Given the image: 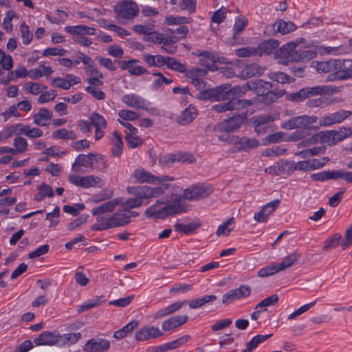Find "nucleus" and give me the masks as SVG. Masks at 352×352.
I'll return each mask as SVG.
<instances>
[{
  "label": "nucleus",
  "mask_w": 352,
  "mask_h": 352,
  "mask_svg": "<svg viewBox=\"0 0 352 352\" xmlns=\"http://www.w3.org/2000/svg\"><path fill=\"white\" fill-rule=\"evenodd\" d=\"M126 190L133 197L127 198L121 204L124 211H129L147 204L152 199L161 196L163 192L162 188H151L146 185L128 186Z\"/></svg>",
  "instance_id": "obj_1"
},
{
  "label": "nucleus",
  "mask_w": 352,
  "mask_h": 352,
  "mask_svg": "<svg viewBox=\"0 0 352 352\" xmlns=\"http://www.w3.org/2000/svg\"><path fill=\"white\" fill-rule=\"evenodd\" d=\"M317 52L313 46L305 45L301 41L290 42L280 48V56L287 62H300L315 58Z\"/></svg>",
  "instance_id": "obj_2"
},
{
  "label": "nucleus",
  "mask_w": 352,
  "mask_h": 352,
  "mask_svg": "<svg viewBox=\"0 0 352 352\" xmlns=\"http://www.w3.org/2000/svg\"><path fill=\"white\" fill-rule=\"evenodd\" d=\"M317 120L316 116H296L282 123L281 127L287 130L300 129L295 131L291 136L292 140L298 141L310 135L312 131H316L319 128V126H311Z\"/></svg>",
  "instance_id": "obj_3"
},
{
  "label": "nucleus",
  "mask_w": 352,
  "mask_h": 352,
  "mask_svg": "<svg viewBox=\"0 0 352 352\" xmlns=\"http://www.w3.org/2000/svg\"><path fill=\"white\" fill-rule=\"evenodd\" d=\"M181 196H177L175 199L176 202L162 206L165 202L162 200H157L154 204L149 206L144 212L145 216L148 218L164 219L170 215L179 214L185 211L184 207L179 204L182 200Z\"/></svg>",
  "instance_id": "obj_4"
},
{
  "label": "nucleus",
  "mask_w": 352,
  "mask_h": 352,
  "mask_svg": "<svg viewBox=\"0 0 352 352\" xmlns=\"http://www.w3.org/2000/svg\"><path fill=\"white\" fill-rule=\"evenodd\" d=\"M96 216V222L91 226V230L102 231L113 228L124 226L130 223V220H129L126 213L99 214Z\"/></svg>",
  "instance_id": "obj_5"
},
{
  "label": "nucleus",
  "mask_w": 352,
  "mask_h": 352,
  "mask_svg": "<svg viewBox=\"0 0 352 352\" xmlns=\"http://www.w3.org/2000/svg\"><path fill=\"white\" fill-rule=\"evenodd\" d=\"M113 10L117 14L126 20L134 19L140 12L138 5L133 0H120Z\"/></svg>",
  "instance_id": "obj_6"
},
{
  "label": "nucleus",
  "mask_w": 352,
  "mask_h": 352,
  "mask_svg": "<svg viewBox=\"0 0 352 352\" xmlns=\"http://www.w3.org/2000/svg\"><path fill=\"white\" fill-rule=\"evenodd\" d=\"M65 30L68 33L74 36L75 41L86 47L89 46L91 44V41L84 36V35L96 34V29L84 25L67 26Z\"/></svg>",
  "instance_id": "obj_7"
},
{
  "label": "nucleus",
  "mask_w": 352,
  "mask_h": 352,
  "mask_svg": "<svg viewBox=\"0 0 352 352\" xmlns=\"http://www.w3.org/2000/svg\"><path fill=\"white\" fill-rule=\"evenodd\" d=\"M254 104L252 100L231 98L226 102L212 105L211 109L216 113H222L228 111H239Z\"/></svg>",
  "instance_id": "obj_8"
},
{
  "label": "nucleus",
  "mask_w": 352,
  "mask_h": 352,
  "mask_svg": "<svg viewBox=\"0 0 352 352\" xmlns=\"http://www.w3.org/2000/svg\"><path fill=\"white\" fill-rule=\"evenodd\" d=\"M68 181L73 185L84 188L102 187V181L100 177L94 175L78 176L74 174L68 175Z\"/></svg>",
  "instance_id": "obj_9"
},
{
  "label": "nucleus",
  "mask_w": 352,
  "mask_h": 352,
  "mask_svg": "<svg viewBox=\"0 0 352 352\" xmlns=\"http://www.w3.org/2000/svg\"><path fill=\"white\" fill-rule=\"evenodd\" d=\"M212 192V188L202 184H197L186 188L182 197L188 201H195L208 197Z\"/></svg>",
  "instance_id": "obj_10"
},
{
  "label": "nucleus",
  "mask_w": 352,
  "mask_h": 352,
  "mask_svg": "<svg viewBox=\"0 0 352 352\" xmlns=\"http://www.w3.org/2000/svg\"><path fill=\"white\" fill-rule=\"evenodd\" d=\"M276 120V116L271 114H263L254 116L250 119V122L254 127L256 133L259 135L268 132L269 124L272 123Z\"/></svg>",
  "instance_id": "obj_11"
},
{
  "label": "nucleus",
  "mask_w": 352,
  "mask_h": 352,
  "mask_svg": "<svg viewBox=\"0 0 352 352\" xmlns=\"http://www.w3.org/2000/svg\"><path fill=\"white\" fill-rule=\"evenodd\" d=\"M351 115L352 111L341 109L337 112H334L320 118L319 120V126H330L335 124L341 123Z\"/></svg>",
  "instance_id": "obj_12"
},
{
  "label": "nucleus",
  "mask_w": 352,
  "mask_h": 352,
  "mask_svg": "<svg viewBox=\"0 0 352 352\" xmlns=\"http://www.w3.org/2000/svg\"><path fill=\"white\" fill-rule=\"evenodd\" d=\"M243 123V118L240 116H233L217 123L214 130L217 132H234L238 130Z\"/></svg>",
  "instance_id": "obj_13"
},
{
  "label": "nucleus",
  "mask_w": 352,
  "mask_h": 352,
  "mask_svg": "<svg viewBox=\"0 0 352 352\" xmlns=\"http://www.w3.org/2000/svg\"><path fill=\"white\" fill-rule=\"evenodd\" d=\"M224 85H220L215 88L208 89L200 91L196 95V98L200 100L223 101L226 100Z\"/></svg>",
  "instance_id": "obj_14"
},
{
  "label": "nucleus",
  "mask_w": 352,
  "mask_h": 352,
  "mask_svg": "<svg viewBox=\"0 0 352 352\" xmlns=\"http://www.w3.org/2000/svg\"><path fill=\"white\" fill-rule=\"evenodd\" d=\"M250 294L251 287L248 285H243L239 288L231 289L225 294L222 298V302L225 305H229L234 300L248 297Z\"/></svg>",
  "instance_id": "obj_15"
},
{
  "label": "nucleus",
  "mask_w": 352,
  "mask_h": 352,
  "mask_svg": "<svg viewBox=\"0 0 352 352\" xmlns=\"http://www.w3.org/2000/svg\"><path fill=\"white\" fill-rule=\"evenodd\" d=\"M111 347L110 342L102 338H93L83 346L84 352H107Z\"/></svg>",
  "instance_id": "obj_16"
},
{
  "label": "nucleus",
  "mask_w": 352,
  "mask_h": 352,
  "mask_svg": "<svg viewBox=\"0 0 352 352\" xmlns=\"http://www.w3.org/2000/svg\"><path fill=\"white\" fill-rule=\"evenodd\" d=\"M164 335V333L154 326H144L135 332V339L137 341H146L151 339H155Z\"/></svg>",
  "instance_id": "obj_17"
},
{
  "label": "nucleus",
  "mask_w": 352,
  "mask_h": 352,
  "mask_svg": "<svg viewBox=\"0 0 352 352\" xmlns=\"http://www.w3.org/2000/svg\"><path fill=\"white\" fill-rule=\"evenodd\" d=\"M62 339L61 335L54 331H45L42 332L38 337L34 340V343L36 346L48 345L53 346L56 344Z\"/></svg>",
  "instance_id": "obj_18"
},
{
  "label": "nucleus",
  "mask_w": 352,
  "mask_h": 352,
  "mask_svg": "<svg viewBox=\"0 0 352 352\" xmlns=\"http://www.w3.org/2000/svg\"><path fill=\"white\" fill-rule=\"evenodd\" d=\"M233 13L226 8H221L216 11L212 17V22H223L224 20L232 21L233 19L235 22H248V19L244 15H238L233 17Z\"/></svg>",
  "instance_id": "obj_19"
},
{
  "label": "nucleus",
  "mask_w": 352,
  "mask_h": 352,
  "mask_svg": "<svg viewBox=\"0 0 352 352\" xmlns=\"http://www.w3.org/2000/svg\"><path fill=\"white\" fill-rule=\"evenodd\" d=\"M223 85V92H225L226 100H231V98L239 99L238 98L244 96L249 90H250L249 82H246L243 85L234 86V87H230V85Z\"/></svg>",
  "instance_id": "obj_20"
},
{
  "label": "nucleus",
  "mask_w": 352,
  "mask_h": 352,
  "mask_svg": "<svg viewBox=\"0 0 352 352\" xmlns=\"http://www.w3.org/2000/svg\"><path fill=\"white\" fill-rule=\"evenodd\" d=\"M95 154L89 153L88 155H78L72 166V169L74 172H80L82 167L90 168L93 169L94 160H95Z\"/></svg>",
  "instance_id": "obj_21"
},
{
  "label": "nucleus",
  "mask_w": 352,
  "mask_h": 352,
  "mask_svg": "<svg viewBox=\"0 0 352 352\" xmlns=\"http://www.w3.org/2000/svg\"><path fill=\"white\" fill-rule=\"evenodd\" d=\"M296 29L295 23H269L265 30V32L269 35H273L277 32L286 34Z\"/></svg>",
  "instance_id": "obj_22"
},
{
  "label": "nucleus",
  "mask_w": 352,
  "mask_h": 352,
  "mask_svg": "<svg viewBox=\"0 0 352 352\" xmlns=\"http://www.w3.org/2000/svg\"><path fill=\"white\" fill-rule=\"evenodd\" d=\"M122 101L128 107L137 109H146V100L135 94H126L122 96Z\"/></svg>",
  "instance_id": "obj_23"
},
{
  "label": "nucleus",
  "mask_w": 352,
  "mask_h": 352,
  "mask_svg": "<svg viewBox=\"0 0 352 352\" xmlns=\"http://www.w3.org/2000/svg\"><path fill=\"white\" fill-rule=\"evenodd\" d=\"M265 69L264 67L257 63H250L246 65L237 76L242 79H246L256 75L262 74Z\"/></svg>",
  "instance_id": "obj_24"
},
{
  "label": "nucleus",
  "mask_w": 352,
  "mask_h": 352,
  "mask_svg": "<svg viewBox=\"0 0 352 352\" xmlns=\"http://www.w3.org/2000/svg\"><path fill=\"white\" fill-rule=\"evenodd\" d=\"M132 177L139 184H155V175L142 168L134 170Z\"/></svg>",
  "instance_id": "obj_25"
},
{
  "label": "nucleus",
  "mask_w": 352,
  "mask_h": 352,
  "mask_svg": "<svg viewBox=\"0 0 352 352\" xmlns=\"http://www.w3.org/2000/svg\"><path fill=\"white\" fill-rule=\"evenodd\" d=\"M188 319L186 315L173 316L162 322V328L164 331H170L185 324Z\"/></svg>",
  "instance_id": "obj_26"
},
{
  "label": "nucleus",
  "mask_w": 352,
  "mask_h": 352,
  "mask_svg": "<svg viewBox=\"0 0 352 352\" xmlns=\"http://www.w3.org/2000/svg\"><path fill=\"white\" fill-rule=\"evenodd\" d=\"M279 43L274 39L265 40L260 43L256 47L257 56L270 54L278 47Z\"/></svg>",
  "instance_id": "obj_27"
},
{
  "label": "nucleus",
  "mask_w": 352,
  "mask_h": 352,
  "mask_svg": "<svg viewBox=\"0 0 352 352\" xmlns=\"http://www.w3.org/2000/svg\"><path fill=\"white\" fill-rule=\"evenodd\" d=\"M190 340L191 336L190 335H184L177 340L157 346L158 351L166 352L170 350L176 349L188 342Z\"/></svg>",
  "instance_id": "obj_28"
},
{
  "label": "nucleus",
  "mask_w": 352,
  "mask_h": 352,
  "mask_svg": "<svg viewBox=\"0 0 352 352\" xmlns=\"http://www.w3.org/2000/svg\"><path fill=\"white\" fill-rule=\"evenodd\" d=\"M52 117V111L45 108H41L38 113L33 115L32 119L35 124L44 126L50 124Z\"/></svg>",
  "instance_id": "obj_29"
},
{
  "label": "nucleus",
  "mask_w": 352,
  "mask_h": 352,
  "mask_svg": "<svg viewBox=\"0 0 352 352\" xmlns=\"http://www.w3.org/2000/svg\"><path fill=\"white\" fill-rule=\"evenodd\" d=\"M121 199L119 198L107 201L98 207H96L92 210V214L99 215L104 214V213L112 212L120 204H121Z\"/></svg>",
  "instance_id": "obj_30"
},
{
  "label": "nucleus",
  "mask_w": 352,
  "mask_h": 352,
  "mask_svg": "<svg viewBox=\"0 0 352 352\" xmlns=\"http://www.w3.org/2000/svg\"><path fill=\"white\" fill-rule=\"evenodd\" d=\"M235 142L239 145V151H245L259 146V141L257 139L247 137H236Z\"/></svg>",
  "instance_id": "obj_31"
},
{
  "label": "nucleus",
  "mask_w": 352,
  "mask_h": 352,
  "mask_svg": "<svg viewBox=\"0 0 352 352\" xmlns=\"http://www.w3.org/2000/svg\"><path fill=\"white\" fill-rule=\"evenodd\" d=\"M300 254L297 252H293L285 256L280 263H276L279 271L285 270L297 263L300 258Z\"/></svg>",
  "instance_id": "obj_32"
},
{
  "label": "nucleus",
  "mask_w": 352,
  "mask_h": 352,
  "mask_svg": "<svg viewBox=\"0 0 352 352\" xmlns=\"http://www.w3.org/2000/svg\"><path fill=\"white\" fill-rule=\"evenodd\" d=\"M200 226L201 223L199 222H191L185 224L182 223L180 221H177L173 227L175 230L177 232H181L184 234H190L194 232Z\"/></svg>",
  "instance_id": "obj_33"
},
{
  "label": "nucleus",
  "mask_w": 352,
  "mask_h": 352,
  "mask_svg": "<svg viewBox=\"0 0 352 352\" xmlns=\"http://www.w3.org/2000/svg\"><path fill=\"white\" fill-rule=\"evenodd\" d=\"M197 116V111L194 107L189 105L179 116L178 122L181 125H186L192 122Z\"/></svg>",
  "instance_id": "obj_34"
},
{
  "label": "nucleus",
  "mask_w": 352,
  "mask_h": 352,
  "mask_svg": "<svg viewBox=\"0 0 352 352\" xmlns=\"http://www.w3.org/2000/svg\"><path fill=\"white\" fill-rule=\"evenodd\" d=\"M143 60L151 67H161L166 65V57L162 55H151L144 54L142 56Z\"/></svg>",
  "instance_id": "obj_35"
},
{
  "label": "nucleus",
  "mask_w": 352,
  "mask_h": 352,
  "mask_svg": "<svg viewBox=\"0 0 352 352\" xmlns=\"http://www.w3.org/2000/svg\"><path fill=\"white\" fill-rule=\"evenodd\" d=\"M197 56H201L200 64L204 65L208 69L217 61V57L216 54L209 51H197L195 53Z\"/></svg>",
  "instance_id": "obj_36"
},
{
  "label": "nucleus",
  "mask_w": 352,
  "mask_h": 352,
  "mask_svg": "<svg viewBox=\"0 0 352 352\" xmlns=\"http://www.w3.org/2000/svg\"><path fill=\"white\" fill-rule=\"evenodd\" d=\"M327 179H343L349 183H352V172L344 170H327Z\"/></svg>",
  "instance_id": "obj_37"
},
{
  "label": "nucleus",
  "mask_w": 352,
  "mask_h": 352,
  "mask_svg": "<svg viewBox=\"0 0 352 352\" xmlns=\"http://www.w3.org/2000/svg\"><path fill=\"white\" fill-rule=\"evenodd\" d=\"M138 326V322L133 320L123 327L122 329L115 331L113 338L117 340H121L126 338L128 335L131 334L133 330Z\"/></svg>",
  "instance_id": "obj_38"
},
{
  "label": "nucleus",
  "mask_w": 352,
  "mask_h": 352,
  "mask_svg": "<svg viewBox=\"0 0 352 352\" xmlns=\"http://www.w3.org/2000/svg\"><path fill=\"white\" fill-rule=\"evenodd\" d=\"M340 71L336 72V79L344 80L352 78V60L345 59L342 61Z\"/></svg>",
  "instance_id": "obj_39"
},
{
  "label": "nucleus",
  "mask_w": 352,
  "mask_h": 352,
  "mask_svg": "<svg viewBox=\"0 0 352 352\" xmlns=\"http://www.w3.org/2000/svg\"><path fill=\"white\" fill-rule=\"evenodd\" d=\"M111 142L113 144L111 151V155L113 157H118L122 153L123 142L121 136L116 131L113 134Z\"/></svg>",
  "instance_id": "obj_40"
},
{
  "label": "nucleus",
  "mask_w": 352,
  "mask_h": 352,
  "mask_svg": "<svg viewBox=\"0 0 352 352\" xmlns=\"http://www.w3.org/2000/svg\"><path fill=\"white\" fill-rule=\"evenodd\" d=\"M323 52L334 56L342 55L352 52V47L349 44L341 45L336 47H324Z\"/></svg>",
  "instance_id": "obj_41"
},
{
  "label": "nucleus",
  "mask_w": 352,
  "mask_h": 352,
  "mask_svg": "<svg viewBox=\"0 0 352 352\" xmlns=\"http://www.w3.org/2000/svg\"><path fill=\"white\" fill-rule=\"evenodd\" d=\"M13 155L25 153L28 150V141L21 136H16L13 140Z\"/></svg>",
  "instance_id": "obj_42"
},
{
  "label": "nucleus",
  "mask_w": 352,
  "mask_h": 352,
  "mask_svg": "<svg viewBox=\"0 0 352 352\" xmlns=\"http://www.w3.org/2000/svg\"><path fill=\"white\" fill-rule=\"evenodd\" d=\"M23 89L33 95H38L47 90V87L38 82H28L23 85Z\"/></svg>",
  "instance_id": "obj_43"
},
{
  "label": "nucleus",
  "mask_w": 352,
  "mask_h": 352,
  "mask_svg": "<svg viewBox=\"0 0 352 352\" xmlns=\"http://www.w3.org/2000/svg\"><path fill=\"white\" fill-rule=\"evenodd\" d=\"M234 218L231 217L226 221L223 223L219 226L216 234L217 236H228L231 231L234 229Z\"/></svg>",
  "instance_id": "obj_44"
},
{
  "label": "nucleus",
  "mask_w": 352,
  "mask_h": 352,
  "mask_svg": "<svg viewBox=\"0 0 352 352\" xmlns=\"http://www.w3.org/2000/svg\"><path fill=\"white\" fill-rule=\"evenodd\" d=\"M170 34L169 36L171 38L170 41L175 42L177 40L184 38L188 32V29L185 25H180L177 28L173 27L169 29Z\"/></svg>",
  "instance_id": "obj_45"
},
{
  "label": "nucleus",
  "mask_w": 352,
  "mask_h": 352,
  "mask_svg": "<svg viewBox=\"0 0 352 352\" xmlns=\"http://www.w3.org/2000/svg\"><path fill=\"white\" fill-rule=\"evenodd\" d=\"M284 91H280L278 92H274L272 91H268L265 94H261L260 96L259 100L265 104H270L275 102L279 98H280L283 94Z\"/></svg>",
  "instance_id": "obj_46"
},
{
  "label": "nucleus",
  "mask_w": 352,
  "mask_h": 352,
  "mask_svg": "<svg viewBox=\"0 0 352 352\" xmlns=\"http://www.w3.org/2000/svg\"><path fill=\"white\" fill-rule=\"evenodd\" d=\"M175 177L168 175H160L155 176V184L157 183L159 185L156 186H151V188H162L163 192L162 195L165 193L166 190L170 187V184H168V182L175 181Z\"/></svg>",
  "instance_id": "obj_47"
},
{
  "label": "nucleus",
  "mask_w": 352,
  "mask_h": 352,
  "mask_svg": "<svg viewBox=\"0 0 352 352\" xmlns=\"http://www.w3.org/2000/svg\"><path fill=\"white\" fill-rule=\"evenodd\" d=\"M335 144L352 135V128L341 127L339 130H332Z\"/></svg>",
  "instance_id": "obj_48"
},
{
  "label": "nucleus",
  "mask_w": 352,
  "mask_h": 352,
  "mask_svg": "<svg viewBox=\"0 0 352 352\" xmlns=\"http://www.w3.org/2000/svg\"><path fill=\"white\" fill-rule=\"evenodd\" d=\"M166 65L168 68L181 73L186 72L187 70V67L184 64L180 63L175 58L169 56H166Z\"/></svg>",
  "instance_id": "obj_49"
},
{
  "label": "nucleus",
  "mask_w": 352,
  "mask_h": 352,
  "mask_svg": "<svg viewBox=\"0 0 352 352\" xmlns=\"http://www.w3.org/2000/svg\"><path fill=\"white\" fill-rule=\"evenodd\" d=\"M216 299L217 296L215 295H207L201 298L192 300L189 302V307L190 309H197L206 303L215 300Z\"/></svg>",
  "instance_id": "obj_50"
},
{
  "label": "nucleus",
  "mask_w": 352,
  "mask_h": 352,
  "mask_svg": "<svg viewBox=\"0 0 352 352\" xmlns=\"http://www.w3.org/2000/svg\"><path fill=\"white\" fill-rule=\"evenodd\" d=\"M278 296L277 294H272L257 304V308L261 309L264 312L267 311L268 307H273L277 304L278 301Z\"/></svg>",
  "instance_id": "obj_51"
},
{
  "label": "nucleus",
  "mask_w": 352,
  "mask_h": 352,
  "mask_svg": "<svg viewBox=\"0 0 352 352\" xmlns=\"http://www.w3.org/2000/svg\"><path fill=\"white\" fill-rule=\"evenodd\" d=\"M52 138L63 140H74L76 138V133L73 131L66 129H60L52 133Z\"/></svg>",
  "instance_id": "obj_52"
},
{
  "label": "nucleus",
  "mask_w": 352,
  "mask_h": 352,
  "mask_svg": "<svg viewBox=\"0 0 352 352\" xmlns=\"http://www.w3.org/2000/svg\"><path fill=\"white\" fill-rule=\"evenodd\" d=\"M153 75L156 77L152 85L154 89H158L164 85H168L173 82L172 79L164 77L161 72H153Z\"/></svg>",
  "instance_id": "obj_53"
},
{
  "label": "nucleus",
  "mask_w": 352,
  "mask_h": 352,
  "mask_svg": "<svg viewBox=\"0 0 352 352\" xmlns=\"http://www.w3.org/2000/svg\"><path fill=\"white\" fill-rule=\"evenodd\" d=\"M278 267L276 265V263H272L270 265H267L265 267L261 268L257 272V275L258 277L265 278L270 276H272L276 273L279 272Z\"/></svg>",
  "instance_id": "obj_54"
},
{
  "label": "nucleus",
  "mask_w": 352,
  "mask_h": 352,
  "mask_svg": "<svg viewBox=\"0 0 352 352\" xmlns=\"http://www.w3.org/2000/svg\"><path fill=\"white\" fill-rule=\"evenodd\" d=\"M319 143H325L329 146L335 145L332 130L323 131L317 133Z\"/></svg>",
  "instance_id": "obj_55"
},
{
  "label": "nucleus",
  "mask_w": 352,
  "mask_h": 352,
  "mask_svg": "<svg viewBox=\"0 0 352 352\" xmlns=\"http://www.w3.org/2000/svg\"><path fill=\"white\" fill-rule=\"evenodd\" d=\"M91 124L96 129H106L107 122L105 119L99 113H94L89 118Z\"/></svg>",
  "instance_id": "obj_56"
},
{
  "label": "nucleus",
  "mask_w": 352,
  "mask_h": 352,
  "mask_svg": "<svg viewBox=\"0 0 352 352\" xmlns=\"http://www.w3.org/2000/svg\"><path fill=\"white\" fill-rule=\"evenodd\" d=\"M138 132L126 133V140L131 148H136L142 144L143 140L138 135Z\"/></svg>",
  "instance_id": "obj_57"
},
{
  "label": "nucleus",
  "mask_w": 352,
  "mask_h": 352,
  "mask_svg": "<svg viewBox=\"0 0 352 352\" xmlns=\"http://www.w3.org/2000/svg\"><path fill=\"white\" fill-rule=\"evenodd\" d=\"M272 334H267V335H257L252 338V339L248 342L246 344V347L252 351V349L257 347L258 344L262 343L269 339Z\"/></svg>",
  "instance_id": "obj_58"
},
{
  "label": "nucleus",
  "mask_w": 352,
  "mask_h": 352,
  "mask_svg": "<svg viewBox=\"0 0 352 352\" xmlns=\"http://www.w3.org/2000/svg\"><path fill=\"white\" fill-rule=\"evenodd\" d=\"M270 78L279 83H290L294 81L290 76L283 72H274L271 74Z\"/></svg>",
  "instance_id": "obj_59"
},
{
  "label": "nucleus",
  "mask_w": 352,
  "mask_h": 352,
  "mask_svg": "<svg viewBox=\"0 0 352 352\" xmlns=\"http://www.w3.org/2000/svg\"><path fill=\"white\" fill-rule=\"evenodd\" d=\"M101 297H96L95 299L89 300L84 302L78 309L79 313L89 310L102 303Z\"/></svg>",
  "instance_id": "obj_60"
},
{
  "label": "nucleus",
  "mask_w": 352,
  "mask_h": 352,
  "mask_svg": "<svg viewBox=\"0 0 352 352\" xmlns=\"http://www.w3.org/2000/svg\"><path fill=\"white\" fill-rule=\"evenodd\" d=\"M118 116L126 121H134L139 118L140 115L133 111L128 110V109H122L118 111Z\"/></svg>",
  "instance_id": "obj_61"
},
{
  "label": "nucleus",
  "mask_w": 352,
  "mask_h": 352,
  "mask_svg": "<svg viewBox=\"0 0 352 352\" xmlns=\"http://www.w3.org/2000/svg\"><path fill=\"white\" fill-rule=\"evenodd\" d=\"M85 205L83 204H77L73 206L65 205L63 208L64 212L70 214L73 216H77L80 211L83 210Z\"/></svg>",
  "instance_id": "obj_62"
},
{
  "label": "nucleus",
  "mask_w": 352,
  "mask_h": 352,
  "mask_svg": "<svg viewBox=\"0 0 352 352\" xmlns=\"http://www.w3.org/2000/svg\"><path fill=\"white\" fill-rule=\"evenodd\" d=\"M342 236L339 234H336L333 236L329 237L325 243L324 245L322 248V250L326 251L331 248H334L339 245V241L341 239Z\"/></svg>",
  "instance_id": "obj_63"
},
{
  "label": "nucleus",
  "mask_w": 352,
  "mask_h": 352,
  "mask_svg": "<svg viewBox=\"0 0 352 352\" xmlns=\"http://www.w3.org/2000/svg\"><path fill=\"white\" fill-rule=\"evenodd\" d=\"M20 31L21 33L23 43L25 45L30 44L32 41L33 34L30 32L29 27L25 23H22L20 27Z\"/></svg>",
  "instance_id": "obj_64"
}]
</instances>
